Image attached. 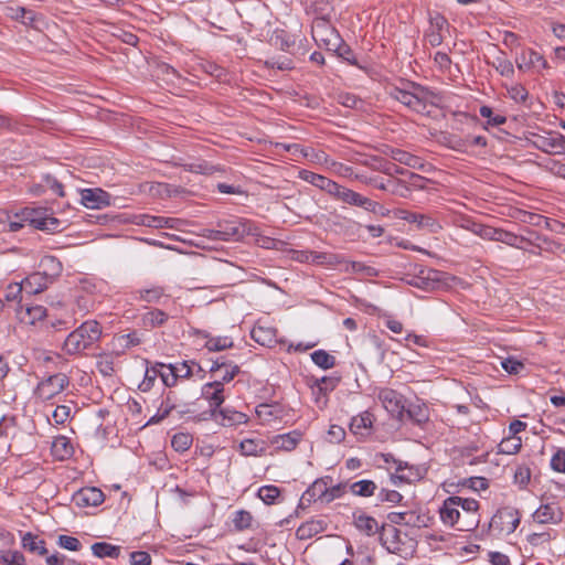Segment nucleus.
Returning <instances> with one entry per match:
<instances>
[{
  "mask_svg": "<svg viewBox=\"0 0 565 565\" xmlns=\"http://www.w3.org/2000/svg\"><path fill=\"white\" fill-rule=\"evenodd\" d=\"M373 416L369 412H363L351 419L350 431L360 437H365L372 428Z\"/></svg>",
  "mask_w": 565,
  "mask_h": 565,
  "instance_id": "nucleus-28",
  "label": "nucleus"
},
{
  "mask_svg": "<svg viewBox=\"0 0 565 565\" xmlns=\"http://www.w3.org/2000/svg\"><path fill=\"white\" fill-rule=\"evenodd\" d=\"M22 546L23 548L38 553L39 555L47 554L44 540L38 539V536L33 535L31 532H28L22 536Z\"/></svg>",
  "mask_w": 565,
  "mask_h": 565,
  "instance_id": "nucleus-38",
  "label": "nucleus"
},
{
  "mask_svg": "<svg viewBox=\"0 0 565 565\" xmlns=\"http://www.w3.org/2000/svg\"><path fill=\"white\" fill-rule=\"evenodd\" d=\"M17 313L21 322L34 324L46 316V309L41 305H21Z\"/></svg>",
  "mask_w": 565,
  "mask_h": 565,
  "instance_id": "nucleus-24",
  "label": "nucleus"
},
{
  "mask_svg": "<svg viewBox=\"0 0 565 565\" xmlns=\"http://www.w3.org/2000/svg\"><path fill=\"white\" fill-rule=\"evenodd\" d=\"M405 416L417 425L428 420V408L424 404H409L405 406Z\"/></svg>",
  "mask_w": 565,
  "mask_h": 565,
  "instance_id": "nucleus-36",
  "label": "nucleus"
},
{
  "mask_svg": "<svg viewBox=\"0 0 565 565\" xmlns=\"http://www.w3.org/2000/svg\"><path fill=\"white\" fill-rule=\"evenodd\" d=\"M168 318L169 317L164 311L160 309H152L142 316L141 322L146 329H153L164 324L168 321Z\"/></svg>",
  "mask_w": 565,
  "mask_h": 565,
  "instance_id": "nucleus-35",
  "label": "nucleus"
},
{
  "mask_svg": "<svg viewBox=\"0 0 565 565\" xmlns=\"http://www.w3.org/2000/svg\"><path fill=\"white\" fill-rule=\"evenodd\" d=\"M141 342L137 332L116 335L113 340L114 349L117 354L124 353L126 350L139 345Z\"/></svg>",
  "mask_w": 565,
  "mask_h": 565,
  "instance_id": "nucleus-32",
  "label": "nucleus"
},
{
  "mask_svg": "<svg viewBox=\"0 0 565 565\" xmlns=\"http://www.w3.org/2000/svg\"><path fill=\"white\" fill-rule=\"evenodd\" d=\"M92 552L99 558H117L120 554V547L106 542H97L92 545Z\"/></svg>",
  "mask_w": 565,
  "mask_h": 565,
  "instance_id": "nucleus-40",
  "label": "nucleus"
},
{
  "mask_svg": "<svg viewBox=\"0 0 565 565\" xmlns=\"http://www.w3.org/2000/svg\"><path fill=\"white\" fill-rule=\"evenodd\" d=\"M479 113L481 117L488 118V124L493 127L501 126L507 121L504 116L493 115V111L489 106H481Z\"/></svg>",
  "mask_w": 565,
  "mask_h": 565,
  "instance_id": "nucleus-61",
  "label": "nucleus"
},
{
  "mask_svg": "<svg viewBox=\"0 0 565 565\" xmlns=\"http://www.w3.org/2000/svg\"><path fill=\"white\" fill-rule=\"evenodd\" d=\"M280 495V490L276 486H263L258 490L259 499L266 504L275 503L276 499Z\"/></svg>",
  "mask_w": 565,
  "mask_h": 565,
  "instance_id": "nucleus-54",
  "label": "nucleus"
},
{
  "mask_svg": "<svg viewBox=\"0 0 565 565\" xmlns=\"http://www.w3.org/2000/svg\"><path fill=\"white\" fill-rule=\"evenodd\" d=\"M406 184L408 185V190L412 193L413 190H425L427 183L429 182L428 179L425 177H422L414 172H407L406 174Z\"/></svg>",
  "mask_w": 565,
  "mask_h": 565,
  "instance_id": "nucleus-56",
  "label": "nucleus"
},
{
  "mask_svg": "<svg viewBox=\"0 0 565 565\" xmlns=\"http://www.w3.org/2000/svg\"><path fill=\"white\" fill-rule=\"evenodd\" d=\"M462 510V522L459 524L460 531H470L478 526L479 518H478V509L479 502L475 499H463L460 498L459 510Z\"/></svg>",
  "mask_w": 565,
  "mask_h": 565,
  "instance_id": "nucleus-14",
  "label": "nucleus"
},
{
  "mask_svg": "<svg viewBox=\"0 0 565 565\" xmlns=\"http://www.w3.org/2000/svg\"><path fill=\"white\" fill-rule=\"evenodd\" d=\"M19 221H10L9 230L11 232H18L24 226V222H29L36 230L41 231H56L60 222L53 216H41L40 211L35 209H24L21 215H17Z\"/></svg>",
  "mask_w": 565,
  "mask_h": 565,
  "instance_id": "nucleus-4",
  "label": "nucleus"
},
{
  "mask_svg": "<svg viewBox=\"0 0 565 565\" xmlns=\"http://www.w3.org/2000/svg\"><path fill=\"white\" fill-rule=\"evenodd\" d=\"M328 481H332L331 477H324L313 481L311 486L302 493L297 508V512L300 509L308 508L311 503L317 501L324 503Z\"/></svg>",
  "mask_w": 565,
  "mask_h": 565,
  "instance_id": "nucleus-11",
  "label": "nucleus"
},
{
  "mask_svg": "<svg viewBox=\"0 0 565 565\" xmlns=\"http://www.w3.org/2000/svg\"><path fill=\"white\" fill-rule=\"evenodd\" d=\"M202 397L209 403L210 416L217 420V412L225 401L222 382H210L202 386Z\"/></svg>",
  "mask_w": 565,
  "mask_h": 565,
  "instance_id": "nucleus-10",
  "label": "nucleus"
},
{
  "mask_svg": "<svg viewBox=\"0 0 565 565\" xmlns=\"http://www.w3.org/2000/svg\"><path fill=\"white\" fill-rule=\"evenodd\" d=\"M11 11L13 12L12 17L14 19L20 20L26 25H32L36 20V15L32 10L18 7L15 9H11Z\"/></svg>",
  "mask_w": 565,
  "mask_h": 565,
  "instance_id": "nucleus-59",
  "label": "nucleus"
},
{
  "mask_svg": "<svg viewBox=\"0 0 565 565\" xmlns=\"http://www.w3.org/2000/svg\"><path fill=\"white\" fill-rule=\"evenodd\" d=\"M343 270L345 273L360 274L364 277H375L379 274L377 269L361 262H345Z\"/></svg>",
  "mask_w": 565,
  "mask_h": 565,
  "instance_id": "nucleus-41",
  "label": "nucleus"
},
{
  "mask_svg": "<svg viewBox=\"0 0 565 565\" xmlns=\"http://www.w3.org/2000/svg\"><path fill=\"white\" fill-rule=\"evenodd\" d=\"M210 372L215 376L214 382H222L224 387V384L231 382L239 372V366L233 362L217 359L213 362Z\"/></svg>",
  "mask_w": 565,
  "mask_h": 565,
  "instance_id": "nucleus-17",
  "label": "nucleus"
},
{
  "mask_svg": "<svg viewBox=\"0 0 565 565\" xmlns=\"http://www.w3.org/2000/svg\"><path fill=\"white\" fill-rule=\"evenodd\" d=\"M387 189H388L387 192H390L394 195H398L404 199H407L411 196V192L408 190V185L406 184L405 179L388 178L387 179Z\"/></svg>",
  "mask_w": 565,
  "mask_h": 565,
  "instance_id": "nucleus-44",
  "label": "nucleus"
},
{
  "mask_svg": "<svg viewBox=\"0 0 565 565\" xmlns=\"http://www.w3.org/2000/svg\"><path fill=\"white\" fill-rule=\"evenodd\" d=\"M96 367L102 375L111 376L115 371L113 356L109 354L99 355L96 362Z\"/></svg>",
  "mask_w": 565,
  "mask_h": 565,
  "instance_id": "nucleus-55",
  "label": "nucleus"
},
{
  "mask_svg": "<svg viewBox=\"0 0 565 565\" xmlns=\"http://www.w3.org/2000/svg\"><path fill=\"white\" fill-rule=\"evenodd\" d=\"M271 42L282 51H289L295 45V39L284 30H275Z\"/></svg>",
  "mask_w": 565,
  "mask_h": 565,
  "instance_id": "nucleus-47",
  "label": "nucleus"
},
{
  "mask_svg": "<svg viewBox=\"0 0 565 565\" xmlns=\"http://www.w3.org/2000/svg\"><path fill=\"white\" fill-rule=\"evenodd\" d=\"M533 519L541 523H558L562 520V512L555 504H542L536 509Z\"/></svg>",
  "mask_w": 565,
  "mask_h": 565,
  "instance_id": "nucleus-25",
  "label": "nucleus"
},
{
  "mask_svg": "<svg viewBox=\"0 0 565 565\" xmlns=\"http://www.w3.org/2000/svg\"><path fill=\"white\" fill-rule=\"evenodd\" d=\"M61 262L52 255H45L41 258L39 264V271L50 281H54L62 273Z\"/></svg>",
  "mask_w": 565,
  "mask_h": 565,
  "instance_id": "nucleus-22",
  "label": "nucleus"
},
{
  "mask_svg": "<svg viewBox=\"0 0 565 565\" xmlns=\"http://www.w3.org/2000/svg\"><path fill=\"white\" fill-rule=\"evenodd\" d=\"M248 417L246 414L242 412H237L231 408H222L217 412V423L223 426H237L242 424H246Z\"/></svg>",
  "mask_w": 565,
  "mask_h": 565,
  "instance_id": "nucleus-30",
  "label": "nucleus"
},
{
  "mask_svg": "<svg viewBox=\"0 0 565 565\" xmlns=\"http://www.w3.org/2000/svg\"><path fill=\"white\" fill-rule=\"evenodd\" d=\"M497 242L507 244V245H509L511 247L523 248L521 243H524V242L529 243L530 239H527L524 236H518L514 233H511V232H508V231H504V230L500 228L499 233H498Z\"/></svg>",
  "mask_w": 565,
  "mask_h": 565,
  "instance_id": "nucleus-45",
  "label": "nucleus"
},
{
  "mask_svg": "<svg viewBox=\"0 0 565 565\" xmlns=\"http://www.w3.org/2000/svg\"><path fill=\"white\" fill-rule=\"evenodd\" d=\"M501 366L505 372L513 375L520 374L525 367L523 362L511 356L502 360Z\"/></svg>",
  "mask_w": 565,
  "mask_h": 565,
  "instance_id": "nucleus-62",
  "label": "nucleus"
},
{
  "mask_svg": "<svg viewBox=\"0 0 565 565\" xmlns=\"http://www.w3.org/2000/svg\"><path fill=\"white\" fill-rule=\"evenodd\" d=\"M302 434L299 430H292L287 434L273 436L269 443L276 451H291L298 446Z\"/></svg>",
  "mask_w": 565,
  "mask_h": 565,
  "instance_id": "nucleus-19",
  "label": "nucleus"
},
{
  "mask_svg": "<svg viewBox=\"0 0 565 565\" xmlns=\"http://www.w3.org/2000/svg\"><path fill=\"white\" fill-rule=\"evenodd\" d=\"M0 561L6 565H25V557L19 551L1 552Z\"/></svg>",
  "mask_w": 565,
  "mask_h": 565,
  "instance_id": "nucleus-57",
  "label": "nucleus"
},
{
  "mask_svg": "<svg viewBox=\"0 0 565 565\" xmlns=\"http://www.w3.org/2000/svg\"><path fill=\"white\" fill-rule=\"evenodd\" d=\"M312 39L318 46L329 51L335 49L340 44V34L331 22L324 17L316 18L311 24Z\"/></svg>",
  "mask_w": 565,
  "mask_h": 565,
  "instance_id": "nucleus-5",
  "label": "nucleus"
},
{
  "mask_svg": "<svg viewBox=\"0 0 565 565\" xmlns=\"http://www.w3.org/2000/svg\"><path fill=\"white\" fill-rule=\"evenodd\" d=\"M259 228L254 222L243 218H231L217 222L215 230H209L207 237L214 241L238 242L245 236H258Z\"/></svg>",
  "mask_w": 565,
  "mask_h": 565,
  "instance_id": "nucleus-2",
  "label": "nucleus"
},
{
  "mask_svg": "<svg viewBox=\"0 0 565 565\" xmlns=\"http://www.w3.org/2000/svg\"><path fill=\"white\" fill-rule=\"evenodd\" d=\"M551 468L556 472L565 473V449L558 448L551 458Z\"/></svg>",
  "mask_w": 565,
  "mask_h": 565,
  "instance_id": "nucleus-64",
  "label": "nucleus"
},
{
  "mask_svg": "<svg viewBox=\"0 0 565 565\" xmlns=\"http://www.w3.org/2000/svg\"><path fill=\"white\" fill-rule=\"evenodd\" d=\"M277 330L270 326L256 324L252 331V339L264 347H273L276 340Z\"/></svg>",
  "mask_w": 565,
  "mask_h": 565,
  "instance_id": "nucleus-23",
  "label": "nucleus"
},
{
  "mask_svg": "<svg viewBox=\"0 0 565 565\" xmlns=\"http://www.w3.org/2000/svg\"><path fill=\"white\" fill-rule=\"evenodd\" d=\"M387 154L396 162L405 164L412 169L422 170L425 166L424 160L415 154H412L405 150L393 148Z\"/></svg>",
  "mask_w": 565,
  "mask_h": 565,
  "instance_id": "nucleus-27",
  "label": "nucleus"
},
{
  "mask_svg": "<svg viewBox=\"0 0 565 565\" xmlns=\"http://www.w3.org/2000/svg\"><path fill=\"white\" fill-rule=\"evenodd\" d=\"M52 452L57 459L65 460L73 455L74 449L68 438L58 436L52 443Z\"/></svg>",
  "mask_w": 565,
  "mask_h": 565,
  "instance_id": "nucleus-34",
  "label": "nucleus"
},
{
  "mask_svg": "<svg viewBox=\"0 0 565 565\" xmlns=\"http://www.w3.org/2000/svg\"><path fill=\"white\" fill-rule=\"evenodd\" d=\"M330 52H334L339 57L343 58L344 61L349 62L352 65L356 64V60L354 56L353 51L349 45H347L342 39H340V44L335 49H330Z\"/></svg>",
  "mask_w": 565,
  "mask_h": 565,
  "instance_id": "nucleus-60",
  "label": "nucleus"
},
{
  "mask_svg": "<svg viewBox=\"0 0 565 565\" xmlns=\"http://www.w3.org/2000/svg\"><path fill=\"white\" fill-rule=\"evenodd\" d=\"M51 284L52 281L42 276L39 270L36 273L29 275L26 278L22 280V286L24 287V290L29 294L42 292Z\"/></svg>",
  "mask_w": 565,
  "mask_h": 565,
  "instance_id": "nucleus-31",
  "label": "nucleus"
},
{
  "mask_svg": "<svg viewBox=\"0 0 565 565\" xmlns=\"http://www.w3.org/2000/svg\"><path fill=\"white\" fill-rule=\"evenodd\" d=\"M253 516L246 510H238L234 513L233 524L237 531H243L252 525Z\"/></svg>",
  "mask_w": 565,
  "mask_h": 565,
  "instance_id": "nucleus-52",
  "label": "nucleus"
},
{
  "mask_svg": "<svg viewBox=\"0 0 565 565\" xmlns=\"http://www.w3.org/2000/svg\"><path fill=\"white\" fill-rule=\"evenodd\" d=\"M379 401L392 417L403 420L405 418L404 396L392 388H383L379 392Z\"/></svg>",
  "mask_w": 565,
  "mask_h": 565,
  "instance_id": "nucleus-8",
  "label": "nucleus"
},
{
  "mask_svg": "<svg viewBox=\"0 0 565 565\" xmlns=\"http://www.w3.org/2000/svg\"><path fill=\"white\" fill-rule=\"evenodd\" d=\"M110 194L99 188L81 191V202L87 209H103L110 205Z\"/></svg>",
  "mask_w": 565,
  "mask_h": 565,
  "instance_id": "nucleus-15",
  "label": "nucleus"
},
{
  "mask_svg": "<svg viewBox=\"0 0 565 565\" xmlns=\"http://www.w3.org/2000/svg\"><path fill=\"white\" fill-rule=\"evenodd\" d=\"M57 544L60 547L73 552L79 551L82 548V543L79 540L70 535H60L57 539Z\"/></svg>",
  "mask_w": 565,
  "mask_h": 565,
  "instance_id": "nucleus-63",
  "label": "nucleus"
},
{
  "mask_svg": "<svg viewBox=\"0 0 565 565\" xmlns=\"http://www.w3.org/2000/svg\"><path fill=\"white\" fill-rule=\"evenodd\" d=\"M519 524L520 516L518 511L510 508L498 510L490 521V527L500 534L513 533Z\"/></svg>",
  "mask_w": 565,
  "mask_h": 565,
  "instance_id": "nucleus-7",
  "label": "nucleus"
},
{
  "mask_svg": "<svg viewBox=\"0 0 565 565\" xmlns=\"http://www.w3.org/2000/svg\"><path fill=\"white\" fill-rule=\"evenodd\" d=\"M534 146L548 154H565V137L561 134H548L536 136Z\"/></svg>",
  "mask_w": 565,
  "mask_h": 565,
  "instance_id": "nucleus-12",
  "label": "nucleus"
},
{
  "mask_svg": "<svg viewBox=\"0 0 565 565\" xmlns=\"http://www.w3.org/2000/svg\"><path fill=\"white\" fill-rule=\"evenodd\" d=\"M139 300L149 303H159L160 299L164 296V288L161 286H151L149 288H141L136 291Z\"/></svg>",
  "mask_w": 565,
  "mask_h": 565,
  "instance_id": "nucleus-37",
  "label": "nucleus"
},
{
  "mask_svg": "<svg viewBox=\"0 0 565 565\" xmlns=\"http://www.w3.org/2000/svg\"><path fill=\"white\" fill-rule=\"evenodd\" d=\"M399 218L416 224L418 228L428 230L430 233H436L440 225L429 215L413 213L408 211H399Z\"/></svg>",
  "mask_w": 565,
  "mask_h": 565,
  "instance_id": "nucleus-20",
  "label": "nucleus"
},
{
  "mask_svg": "<svg viewBox=\"0 0 565 565\" xmlns=\"http://www.w3.org/2000/svg\"><path fill=\"white\" fill-rule=\"evenodd\" d=\"M354 525L359 531L366 535H374L380 531V529L384 530V526L380 527L377 521L373 516L366 514L355 516Z\"/></svg>",
  "mask_w": 565,
  "mask_h": 565,
  "instance_id": "nucleus-33",
  "label": "nucleus"
},
{
  "mask_svg": "<svg viewBox=\"0 0 565 565\" xmlns=\"http://www.w3.org/2000/svg\"><path fill=\"white\" fill-rule=\"evenodd\" d=\"M328 523L324 519H310L300 524L296 531L298 540L306 541L327 530Z\"/></svg>",
  "mask_w": 565,
  "mask_h": 565,
  "instance_id": "nucleus-21",
  "label": "nucleus"
},
{
  "mask_svg": "<svg viewBox=\"0 0 565 565\" xmlns=\"http://www.w3.org/2000/svg\"><path fill=\"white\" fill-rule=\"evenodd\" d=\"M104 500L103 491L95 487L82 488L73 495V502L78 508L98 507Z\"/></svg>",
  "mask_w": 565,
  "mask_h": 565,
  "instance_id": "nucleus-16",
  "label": "nucleus"
},
{
  "mask_svg": "<svg viewBox=\"0 0 565 565\" xmlns=\"http://www.w3.org/2000/svg\"><path fill=\"white\" fill-rule=\"evenodd\" d=\"M239 448L245 456H258L264 454V443L255 439H244L239 444Z\"/></svg>",
  "mask_w": 565,
  "mask_h": 565,
  "instance_id": "nucleus-48",
  "label": "nucleus"
},
{
  "mask_svg": "<svg viewBox=\"0 0 565 565\" xmlns=\"http://www.w3.org/2000/svg\"><path fill=\"white\" fill-rule=\"evenodd\" d=\"M531 480V469L526 465H520L514 471V483L525 488Z\"/></svg>",
  "mask_w": 565,
  "mask_h": 565,
  "instance_id": "nucleus-58",
  "label": "nucleus"
},
{
  "mask_svg": "<svg viewBox=\"0 0 565 565\" xmlns=\"http://www.w3.org/2000/svg\"><path fill=\"white\" fill-rule=\"evenodd\" d=\"M334 199L342 201L343 203L363 207L366 211L375 212L377 207V203L372 201L371 199L361 195L360 193L342 186L337 183L335 190H333L331 194Z\"/></svg>",
  "mask_w": 565,
  "mask_h": 565,
  "instance_id": "nucleus-9",
  "label": "nucleus"
},
{
  "mask_svg": "<svg viewBox=\"0 0 565 565\" xmlns=\"http://www.w3.org/2000/svg\"><path fill=\"white\" fill-rule=\"evenodd\" d=\"M70 384V380L64 373H56L42 380L35 390V394L43 401H50L62 393Z\"/></svg>",
  "mask_w": 565,
  "mask_h": 565,
  "instance_id": "nucleus-6",
  "label": "nucleus"
},
{
  "mask_svg": "<svg viewBox=\"0 0 565 565\" xmlns=\"http://www.w3.org/2000/svg\"><path fill=\"white\" fill-rule=\"evenodd\" d=\"M391 96L419 114L426 113L428 105H434L437 98L434 92L415 84L412 85V90L395 87L392 89Z\"/></svg>",
  "mask_w": 565,
  "mask_h": 565,
  "instance_id": "nucleus-3",
  "label": "nucleus"
},
{
  "mask_svg": "<svg viewBox=\"0 0 565 565\" xmlns=\"http://www.w3.org/2000/svg\"><path fill=\"white\" fill-rule=\"evenodd\" d=\"M312 362L323 370L331 369L335 365V358L324 350H317L311 353Z\"/></svg>",
  "mask_w": 565,
  "mask_h": 565,
  "instance_id": "nucleus-46",
  "label": "nucleus"
},
{
  "mask_svg": "<svg viewBox=\"0 0 565 565\" xmlns=\"http://www.w3.org/2000/svg\"><path fill=\"white\" fill-rule=\"evenodd\" d=\"M102 333L103 328L98 321H84L68 333L63 342L62 350L67 355H82L100 340Z\"/></svg>",
  "mask_w": 565,
  "mask_h": 565,
  "instance_id": "nucleus-1",
  "label": "nucleus"
},
{
  "mask_svg": "<svg viewBox=\"0 0 565 565\" xmlns=\"http://www.w3.org/2000/svg\"><path fill=\"white\" fill-rule=\"evenodd\" d=\"M492 66L504 77L511 78L514 75V66L512 62L504 56H498L492 62Z\"/></svg>",
  "mask_w": 565,
  "mask_h": 565,
  "instance_id": "nucleus-51",
  "label": "nucleus"
},
{
  "mask_svg": "<svg viewBox=\"0 0 565 565\" xmlns=\"http://www.w3.org/2000/svg\"><path fill=\"white\" fill-rule=\"evenodd\" d=\"M193 443V438L188 433H178L174 434L171 439L172 448L178 452L186 451Z\"/></svg>",
  "mask_w": 565,
  "mask_h": 565,
  "instance_id": "nucleus-50",
  "label": "nucleus"
},
{
  "mask_svg": "<svg viewBox=\"0 0 565 565\" xmlns=\"http://www.w3.org/2000/svg\"><path fill=\"white\" fill-rule=\"evenodd\" d=\"M377 490V486L372 480H360L355 481L350 486V491L352 494L358 497L369 498L375 494Z\"/></svg>",
  "mask_w": 565,
  "mask_h": 565,
  "instance_id": "nucleus-39",
  "label": "nucleus"
},
{
  "mask_svg": "<svg viewBox=\"0 0 565 565\" xmlns=\"http://www.w3.org/2000/svg\"><path fill=\"white\" fill-rule=\"evenodd\" d=\"M459 502L460 497H449L444 501L439 510L440 520L443 523L448 526H457L458 530L459 524L462 522L461 512L459 510Z\"/></svg>",
  "mask_w": 565,
  "mask_h": 565,
  "instance_id": "nucleus-13",
  "label": "nucleus"
},
{
  "mask_svg": "<svg viewBox=\"0 0 565 565\" xmlns=\"http://www.w3.org/2000/svg\"><path fill=\"white\" fill-rule=\"evenodd\" d=\"M299 175L302 180L319 188L322 191H326L330 195L332 194L333 190H335L337 182L330 180L329 178H327L324 175H321V174H318V173H315L311 171H307V170L300 171Z\"/></svg>",
  "mask_w": 565,
  "mask_h": 565,
  "instance_id": "nucleus-26",
  "label": "nucleus"
},
{
  "mask_svg": "<svg viewBox=\"0 0 565 565\" xmlns=\"http://www.w3.org/2000/svg\"><path fill=\"white\" fill-rule=\"evenodd\" d=\"M500 228H495L489 225L473 224L472 232L487 241L497 242L498 233Z\"/></svg>",
  "mask_w": 565,
  "mask_h": 565,
  "instance_id": "nucleus-53",
  "label": "nucleus"
},
{
  "mask_svg": "<svg viewBox=\"0 0 565 565\" xmlns=\"http://www.w3.org/2000/svg\"><path fill=\"white\" fill-rule=\"evenodd\" d=\"M515 63L520 71L547 67V62L543 55L532 49L522 50V52L516 55Z\"/></svg>",
  "mask_w": 565,
  "mask_h": 565,
  "instance_id": "nucleus-18",
  "label": "nucleus"
},
{
  "mask_svg": "<svg viewBox=\"0 0 565 565\" xmlns=\"http://www.w3.org/2000/svg\"><path fill=\"white\" fill-rule=\"evenodd\" d=\"M184 222L180 218L141 215L140 224L153 228H179Z\"/></svg>",
  "mask_w": 565,
  "mask_h": 565,
  "instance_id": "nucleus-29",
  "label": "nucleus"
},
{
  "mask_svg": "<svg viewBox=\"0 0 565 565\" xmlns=\"http://www.w3.org/2000/svg\"><path fill=\"white\" fill-rule=\"evenodd\" d=\"M185 170L194 173H201V174H213L216 171H220V169L213 164H210L209 162L204 160H196L191 163L182 164Z\"/></svg>",
  "mask_w": 565,
  "mask_h": 565,
  "instance_id": "nucleus-49",
  "label": "nucleus"
},
{
  "mask_svg": "<svg viewBox=\"0 0 565 565\" xmlns=\"http://www.w3.org/2000/svg\"><path fill=\"white\" fill-rule=\"evenodd\" d=\"M522 447V440L519 436H508L499 444V452L505 455H515Z\"/></svg>",
  "mask_w": 565,
  "mask_h": 565,
  "instance_id": "nucleus-43",
  "label": "nucleus"
},
{
  "mask_svg": "<svg viewBox=\"0 0 565 565\" xmlns=\"http://www.w3.org/2000/svg\"><path fill=\"white\" fill-rule=\"evenodd\" d=\"M163 367V363H157L150 367H147L143 381L140 383L139 388L143 392L149 391L153 386L157 377L160 376V372H162Z\"/></svg>",
  "mask_w": 565,
  "mask_h": 565,
  "instance_id": "nucleus-42",
  "label": "nucleus"
}]
</instances>
